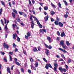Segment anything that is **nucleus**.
Instances as JSON below:
<instances>
[{
	"label": "nucleus",
	"instance_id": "nucleus-1",
	"mask_svg": "<svg viewBox=\"0 0 74 74\" xmlns=\"http://www.w3.org/2000/svg\"><path fill=\"white\" fill-rule=\"evenodd\" d=\"M49 67H50V68H52V66H51V64H46L45 68L46 69H48Z\"/></svg>",
	"mask_w": 74,
	"mask_h": 74
},
{
	"label": "nucleus",
	"instance_id": "nucleus-2",
	"mask_svg": "<svg viewBox=\"0 0 74 74\" xmlns=\"http://www.w3.org/2000/svg\"><path fill=\"white\" fill-rule=\"evenodd\" d=\"M46 51H45V53L47 56H48L49 55H50V54H49V50L48 49H46Z\"/></svg>",
	"mask_w": 74,
	"mask_h": 74
},
{
	"label": "nucleus",
	"instance_id": "nucleus-3",
	"mask_svg": "<svg viewBox=\"0 0 74 74\" xmlns=\"http://www.w3.org/2000/svg\"><path fill=\"white\" fill-rule=\"evenodd\" d=\"M45 46L46 47V48H48L49 49H52V46H51V45H49V46H48L47 45L45 44Z\"/></svg>",
	"mask_w": 74,
	"mask_h": 74
},
{
	"label": "nucleus",
	"instance_id": "nucleus-4",
	"mask_svg": "<svg viewBox=\"0 0 74 74\" xmlns=\"http://www.w3.org/2000/svg\"><path fill=\"white\" fill-rule=\"evenodd\" d=\"M40 33H41L42 32H44L45 33H46L47 31H46V29H40Z\"/></svg>",
	"mask_w": 74,
	"mask_h": 74
},
{
	"label": "nucleus",
	"instance_id": "nucleus-5",
	"mask_svg": "<svg viewBox=\"0 0 74 74\" xmlns=\"http://www.w3.org/2000/svg\"><path fill=\"white\" fill-rule=\"evenodd\" d=\"M3 46L5 48H6V49H8V48L9 47L8 46V45L6 44L5 43H4Z\"/></svg>",
	"mask_w": 74,
	"mask_h": 74
},
{
	"label": "nucleus",
	"instance_id": "nucleus-6",
	"mask_svg": "<svg viewBox=\"0 0 74 74\" xmlns=\"http://www.w3.org/2000/svg\"><path fill=\"white\" fill-rule=\"evenodd\" d=\"M58 25L60 27H63V23L61 22H59L58 23Z\"/></svg>",
	"mask_w": 74,
	"mask_h": 74
},
{
	"label": "nucleus",
	"instance_id": "nucleus-7",
	"mask_svg": "<svg viewBox=\"0 0 74 74\" xmlns=\"http://www.w3.org/2000/svg\"><path fill=\"white\" fill-rule=\"evenodd\" d=\"M48 18H49V16H48L47 15L45 17V21H47L48 20Z\"/></svg>",
	"mask_w": 74,
	"mask_h": 74
},
{
	"label": "nucleus",
	"instance_id": "nucleus-8",
	"mask_svg": "<svg viewBox=\"0 0 74 74\" xmlns=\"http://www.w3.org/2000/svg\"><path fill=\"white\" fill-rule=\"evenodd\" d=\"M47 38L48 40L49 41V43H51V39L50 37L47 36Z\"/></svg>",
	"mask_w": 74,
	"mask_h": 74
},
{
	"label": "nucleus",
	"instance_id": "nucleus-9",
	"mask_svg": "<svg viewBox=\"0 0 74 74\" xmlns=\"http://www.w3.org/2000/svg\"><path fill=\"white\" fill-rule=\"evenodd\" d=\"M32 51H33V52H37V51H38L37 49V48L36 47L33 48Z\"/></svg>",
	"mask_w": 74,
	"mask_h": 74
},
{
	"label": "nucleus",
	"instance_id": "nucleus-10",
	"mask_svg": "<svg viewBox=\"0 0 74 74\" xmlns=\"http://www.w3.org/2000/svg\"><path fill=\"white\" fill-rule=\"evenodd\" d=\"M60 36L62 37H64V36H65V34L64 33V32H63L62 33H61Z\"/></svg>",
	"mask_w": 74,
	"mask_h": 74
},
{
	"label": "nucleus",
	"instance_id": "nucleus-11",
	"mask_svg": "<svg viewBox=\"0 0 74 74\" xmlns=\"http://www.w3.org/2000/svg\"><path fill=\"white\" fill-rule=\"evenodd\" d=\"M68 14H69V12H66V14L64 15V16L65 18H67V17H68Z\"/></svg>",
	"mask_w": 74,
	"mask_h": 74
},
{
	"label": "nucleus",
	"instance_id": "nucleus-12",
	"mask_svg": "<svg viewBox=\"0 0 74 74\" xmlns=\"http://www.w3.org/2000/svg\"><path fill=\"white\" fill-rule=\"evenodd\" d=\"M16 37H17V34H13V38L14 40H15V39H16Z\"/></svg>",
	"mask_w": 74,
	"mask_h": 74
},
{
	"label": "nucleus",
	"instance_id": "nucleus-13",
	"mask_svg": "<svg viewBox=\"0 0 74 74\" xmlns=\"http://www.w3.org/2000/svg\"><path fill=\"white\" fill-rule=\"evenodd\" d=\"M60 44L62 46L64 45V41L63 40H61L60 42Z\"/></svg>",
	"mask_w": 74,
	"mask_h": 74
},
{
	"label": "nucleus",
	"instance_id": "nucleus-14",
	"mask_svg": "<svg viewBox=\"0 0 74 74\" xmlns=\"http://www.w3.org/2000/svg\"><path fill=\"white\" fill-rule=\"evenodd\" d=\"M66 43L67 46H70V43L68 41H66Z\"/></svg>",
	"mask_w": 74,
	"mask_h": 74
},
{
	"label": "nucleus",
	"instance_id": "nucleus-15",
	"mask_svg": "<svg viewBox=\"0 0 74 74\" xmlns=\"http://www.w3.org/2000/svg\"><path fill=\"white\" fill-rule=\"evenodd\" d=\"M63 69L61 67H60L59 68V70L61 72V73H62L63 72Z\"/></svg>",
	"mask_w": 74,
	"mask_h": 74
},
{
	"label": "nucleus",
	"instance_id": "nucleus-16",
	"mask_svg": "<svg viewBox=\"0 0 74 74\" xmlns=\"http://www.w3.org/2000/svg\"><path fill=\"white\" fill-rule=\"evenodd\" d=\"M5 30L6 32H7L8 30V28H7V25H5Z\"/></svg>",
	"mask_w": 74,
	"mask_h": 74
},
{
	"label": "nucleus",
	"instance_id": "nucleus-17",
	"mask_svg": "<svg viewBox=\"0 0 74 74\" xmlns=\"http://www.w3.org/2000/svg\"><path fill=\"white\" fill-rule=\"evenodd\" d=\"M50 14H51V15H53L55 14V12H54V11H51L50 12Z\"/></svg>",
	"mask_w": 74,
	"mask_h": 74
},
{
	"label": "nucleus",
	"instance_id": "nucleus-18",
	"mask_svg": "<svg viewBox=\"0 0 74 74\" xmlns=\"http://www.w3.org/2000/svg\"><path fill=\"white\" fill-rule=\"evenodd\" d=\"M54 23L56 25H59V22H58V21H55Z\"/></svg>",
	"mask_w": 74,
	"mask_h": 74
},
{
	"label": "nucleus",
	"instance_id": "nucleus-19",
	"mask_svg": "<svg viewBox=\"0 0 74 74\" xmlns=\"http://www.w3.org/2000/svg\"><path fill=\"white\" fill-rule=\"evenodd\" d=\"M7 71H8L9 73H10V74H11V71H10V68H7Z\"/></svg>",
	"mask_w": 74,
	"mask_h": 74
},
{
	"label": "nucleus",
	"instance_id": "nucleus-20",
	"mask_svg": "<svg viewBox=\"0 0 74 74\" xmlns=\"http://www.w3.org/2000/svg\"><path fill=\"white\" fill-rule=\"evenodd\" d=\"M51 5L52 7H54V8H56V6H55V5H54V4H53V3H51Z\"/></svg>",
	"mask_w": 74,
	"mask_h": 74
},
{
	"label": "nucleus",
	"instance_id": "nucleus-21",
	"mask_svg": "<svg viewBox=\"0 0 74 74\" xmlns=\"http://www.w3.org/2000/svg\"><path fill=\"white\" fill-rule=\"evenodd\" d=\"M44 9L45 10H47L48 9V7L47 6H45L44 7Z\"/></svg>",
	"mask_w": 74,
	"mask_h": 74
},
{
	"label": "nucleus",
	"instance_id": "nucleus-22",
	"mask_svg": "<svg viewBox=\"0 0 74 74\" xmlns=\"http://www.w3.org/2000/svg\"><path fill=\"white\" fill-rule=\"evenodd\" d=\"M35 67H38V62H36L35 63Z\"/></svg>",
	"mask_w": 74,
	"mask_h": 74
},
{
	"label": "nucleus",
	"instance_id": "nucleus-23",
	"mask_svg": "<svg viewBox=\"0 0 74 74\" xmlns=\"http://www.w3.org/2000/svg\"><path fill=\"white\" fill-rule=\"evenodd\" d=\"M34 24L32 23L31 24V26L32 29H33V28H34Z\"/></svg>",
	"mask_w": 74,
	"mask_h": 74
},
{
	"label": "nucleus",
	"instance_id": "nucleus-24",
	"mask_svg": "<svg viewBox=\"0 0 74 74\" xmlns=\"http://www.w3.org/2000/svg\"><path fill=\"white\" fill-rule=\"evenodd\" d=\"M10 56V61H12V58L10 55H9Z\"/></svg>",
	"mask_w": 74,
	"mask_h": 74
},
{
	"label": "nucleus",
	"instance_id": "nucleus-25",
	"mask_svg": "<svg viewBox=\"0 0 74 74\" xmlns=\"http://www.w3.org/2000/svg\"><path fill=\"white\" fill-rule=\"evenodd\" d=\"M19 14H20V15H22L23 14V12H19Z\"/></svg>",
	"mask_w": 74,
	"mask_h": 74
},
{
	"label": "nucleus",
	"instance_id": "nucleus-26",
	"mask_svg": "<svg viewBox=\"0 0 74 74\" xmlns=\"http://www.w3.org/2000/svg\"><path fill=\"white\" fill-rule=\"evenodd\" d=\"M27 35L28 37H30V34L29 32H28V33L27 34Z\"/></svg>",
	"mask_w": 74,
	"mask_h": 74
},
{
	"label": "nucleus",
	"instance_id": "nucleus-27",
	"mask_svg": "<svg viewBox=\"0 0 74 74\" xmlns=\"http://www.w3.org/2000/svg\"><path fill=\"white\" fill-rule=\"evenodd\" d=\"M12 16H13V18H15V14H14V13L12 12Z\"/></svg>",
	"mask_w": 74,
	"mask_h": 74
},
{
	"label": "nucleus",
	"instance_id": "nucleus-28",
	"mask_svg": "<svg viewBox=\"0 0 74 74\" xmlns=\"http://www.w3.org/2000/svg\"><path fill=\"white\" fill-rule=\"evenodd\" d=\"M61 56L62 58H63V59H66V58L64 57V55H63V54L61 55Z\"/></svg>",
	"mask_w": 74,
	"mask_h": 74
},
{
	"label": "nucleus",
	"instance_id": "nucleus-29",
	"mask_svg": "<svg viewBox=\"0 0 74 74\" xmlns=\"http://www.w3.org/2000/svg\"><path fill=\"white\" fill-rule=\"evenodd\" d=\"M16 20L18 22H21V19L19 18H17Z\"/></svg>",
	"mask_w": 74,
	"mask_h": 74
},
{
	"label": "nucleus",
	"instance_id": "nucleus-30",
	"mask_svg": "<svg viewBox=\"0 0 74 74\" xmlns=\"http://www.w3.org/2000/svg\"><path fill=\"white\" fill-rule=\"evenodd\" d=\"M1 2L2 4L3 5H4H4H5V3H4V2L3 1H1Z\"/></svg>",
	"mask_w": 74,
	"mask_h": 74
},
{
	"label": "nucleus",
	"instance_id": "nucleus-31",
	"mask_svg": "<svg viewBox=\"0 0 74 74\" xmlns=\"http://www.w3.org/2000/svg\"><path fill=\"white\" fill-rule=\"evenodd\" d=\"M17 40L18 42H19L20 41V39L19 38V37L17 36Z\"/></svg>",
	"mask_w": 74,
	"mask_h": 74
},
{
	"label": "nucleus",
	"instance_id": "nucleus-32",
	"mask_svg": "<svg viewBox=\"0 0 74 74\" xmlns=\"http://www.w3.org/2000/svg\"><path fill=\"white\" fill-rule=\"evenodd\" d=\"M13 12H15V13H16V14H18V12H17V11L16 10H14V9H13Z\"/></svg>",
	"mask_w": 74,
	"mask_h": 74
},
{
	"label": "nucleus",
	"instance_id": "nucleus-33",
	"mask_svg": "<svg viewBox=\"0 0 74 74\" xmlns=\"http://www.w3.org/2000/svg\"><path fill=\"white\" fill-rule=\"evenodd\" d=\"M30 60L31 62L32 63L33 62V58H30Z\"/></svg>",
	"mask_w": 74,
	"mask_h": 74
},
{
	"label": "nucleus",
	"instance_id": "nucleus-34",
	"mask_svg": "<svg viewBox=\"0 0 74 74\" xmlns=\"http://www.w3.org/2000/svg\"><path fill=\"white\" fill-rule=\"evenodd\" d=\"M15 63L17 65H18V66H19V65H20V64H19V63L18 62H15Z\"/></svg>",
	"mask_w": 74,
	"mask_h": 74
},
{
	"label": "nucleus",
	"instance_id": "nucleus-35",
	"mask_svg": "<svg viewBox=\"0 0 74 74\" xmlns=\"http://www.w3.org/2000/svg\"><path fill=\"white\" fill-rule=\"evenodd\" d=\"M31 68L32 69H33V68H34V66H33V64H31Z\"/></svg>",
	"mask_w": 74,
	"mask_h": 74
},
{
	"label": "nucleus",
	"instance_id": "nucleus-36",
	"mask_svg": "<svg viewBox=\"0 0 74 74\" xmlns=\"http://www.w3.org/2000/svg\"><path fill=\"white\" fill-rule=\"evenodd\" d=\"M64 4L66 5H67V3L66 1H64Z\"/></svg>",
	"mask_w": 74,
	"mask_h": 74
},
{
	"label": "nucleus",
	"instance_id": "nucleus-37",
	"mask_svg": "<svg viewBox=\"0 0 74 74\" xmlns=\"http://www.w3.org/2000/svg\"><path fill=\"white\" fill-rule=\"evenodd\" d=\"M2 12H3V10H2V8H1V9L0 10V15H1Z\"/></svg>",
	"mask_w": 74,
	"mask_h": 74
},
{
	"label": "nucleus",
	"instance_id": "nucleus-38",
	"mask_svg": "<svg viewBox=\"0 0 74 74\" xmlns=\"http://www.w3.org/2000/svg\"><path fill=\"white\" fill-rule=\"evenodd\" d=\"M71 62V59H69L68 60V62H67V63H70Z\"/></svg>",
	"mask_w": 74,
	"mask_h": 74
},
{
	"label": "nucleus",
	"instance_id": "nucleus-39",
	"mask_svg": "<svg viewBox=\"0 0 74 74\" xmlns=\"http://www.w3.org/2000/svg\"><path fill=\"white\" fill-rule=\"evenodd\" d=\"M58 5L59 7L60 8H61L62 7L61 6V4H60V2L58 3Z\"/></svg>",
	"mask_w": 74,
	"mask_h": 74
},
{
	"label": "nucleus",
	"instance_id": "nucleus-40",
	"mask_svg": "<svg viewBox=\"0 0 74 74\" xmlns=\"http://www.w3.org/2000/svg\"><path fill=\"white\" fill-rule=\"evenodd\" d=\"M21 72H22V73H24V70L23 69V68H21Z\"/></svg>",
	"mask_w": 74,
	"mask_h": 74
},
{
	"label": "nucleus",
	"instance_id": "nucleus-41",
	"mask_svg": "<svg viewBox=\"0 0 74 74\" xmlns=\"http://www.w3.org/2000/svg\"><path fill=\"white\" fill-rule=\"evenodd\" d=\"M62 46L63 48H64V49H66V48H67V47H66V46H64L63 45H62Z\"/></svg>",
	"mask_w": 74,
	"mask_h": 74
},
{
	"label": "nucleus",
	"instance_id": "nucleus-42",
	"mask_svg": "<svg viewBox=\"0 0 74 74\" xmlns=\"http://www.w3.org/2000/svg\"><path fill=\"white\" fill-rule=\"evenodd\" d=\"M57 34L58 36H60V32L59 31H58L57 32Z\"/></svg>",
	"mask_w": 74,
	"mask_h": 74
},
{
	"label": "nucleus",
	"instance_id": "nucleus-43",
	"mask_svg": "<svg viewBox=\"0 0 74 74\" xmlns=\"http://www.w3.org/2000/svg\"><path fill=\"white\" fill-rule=\"evenodd\" d=\"M28 72L30 74H31V73H32V71L28 69Z\"/></svg>",
	"mask_w": 74,
	"mask_h": 74
},
{
	"label": "nucleus",
	"instance_id": "nucleus-44",
	"mask_svg": "<svg viewBox=\"0 0 74 74\" xmlns=\"http://www.w3.org/2000/svg\"><path fill=\"white\" fill-rule=\"evenodd\" d=\"M9 53L10 55H13V52H12L10 51L9 52Z\"/></svg>",
	"mask_w": 74,
	"mask_h": 74
},
{
	"label": "nucleus",
	"instance_id": "nucleus-45",
	"mask_svg": "<svg viewBox=\"0 0 74 74\" xmlns=\"http://www.w3.org/2000/svg\"><path fill=\"white\" fill-rule=\"evenodd\" d=\"M23 53L25 55H27V53H26V51L24 50Z\"/></svg>",
	"mask_w": 74,
	"mask_h": 74
},
{
	"label": "nucleus",
	"instance_id": "nucleus-46",
	"mask_svg": "<svg viewBox=\"0 0 74 74\" xmlns=\"http://www.w3.org/2000/svg\"><path fill=\"white\" fill-rule=\"evenodd\" d=\"M54 66H55V67H56L58 66V64H57L56 63H55L54 64Z\"/></svg>",
	"mask_w": 74,
	"mask_h": 74
},
{
	"label": "nucleus",
	"instance_id": "nucleus-47",
	"mask_svg": "<svg viewBox=\"0 0 74 74\" xmlns=\"http://www.w3.org/2000/svg\"><path fill=\"white\" fill-rule=\"evenodd\" d=\"M4 60L5 62H7V58H5V57L4 58Z\"/></svg>",
	"mask_w": 74,
	"mask_h": 74
},
{
	"label": "nucleus",
	"instance_id": "nucleus-48",
	"mask_svg": "<svg viewBox=\"0 0 74 74\" xmlns=\"http://www.w3.org/2000/svg\"><path fill=\"white\" fill-rule=\"evenodd\" d=\"M64 71V72H66L67 71V70L66 69H63L62 70V71Z\"/></svg>",
	"mask_w": 74,
	"mask_h": 74
},
{
	"label": "nucleus",
	"instance_id": "nucleus-49",
	"mask_svg": "<svg viewBox=\"0 0 74 74\" xmlns=\"http://www.w3.org/2000/svg\"><path fill=\"white\" fill-rule=\"evenodd\" d=\"M38 25H39V27H40V28H42V25L41 24H39Z\"/></svg>",
	"mask_w": 74,
	"mask_h": 74
},
{
	"label": "nucleus",
	"instance_id": "nucleus-50",
	"mask_svg": "<svg viewBox=\"0 0 74 74\" xmlns=\"http://www.w3.org/2000/svg\"><path fill=\"white\" fill-rule=\"evenodd\" d=\"M33 17L34 19H35V21H37V20H38V19H37V18H36V17L33 16Z\"/></svg>",
	"mask_w": 74,
	"mask_h": 74
},
{
	"label": "nucleus",
	"instance_id": "nucleus-51",
	"mask_svg": "<svg viewBox=\"0 0 74 74\" xmlns=\"http://www.w3.org/2000/svg\"><path fill=\"white\" fill-rule=\"evenodd\" d=\"M36 22L37 23V24L38 25H39L40 24V22H39V21H38V20L37 21H36Z\"/></svg>",
	"mask_w": 74,
	"mask_h": 74
},
{
	"label": "nucleus",
	"instance_id": "nucleus-52",
	"mask_svg": "<svg viewBox=\"0 0 74 74\" xmlns=\"http://www.w3.org/2000/svg\"><path fill=\"white\" fill-rule=\"evenodd\" d=\"M23 16H24V17H25V18H26V17H27V15H26V14H24L23 15Z\"/></svg>",
	"mask_w": 74,
	"mask_h": 74
},
{
	"label": "nucleus",
	"instance_id": "nucleus-53",
	"mask_svg": "<svg viewBox=\"0 0 74 74\" xmlns=\"http://www.w3.org/2000/svg\"><path fill=\"white\" fill-rule=\"evenodd\" d=\"M0 53H1L2 54V55H4V54H5V53H4V52H2V51L0 52Z\"/></svg>",
	"mask_w": 74,
	"mask_h": 74
},
{
	"label": "nucleus",
	"instance_id": "nucleus-54",
	"mask_svg": "<svg viewBox=\"0 0 74 74\" xmlns=\"http://www.w3.org/2000/svg\"><path fill=\"white\" fill-rule=\"evenodd\" d=\"M38 51H40V50L41 49V47H38Z\"/></svg>",
	"mask_w": 74,
	"mask_h": 74
},
{
	"label": "nucleus",
	"instance_id": "nucleus-55",
	"mask_svg": "<svg viewBox=\"0 0 74 74\" xmlns=\"http://www.w3.org/2000/svg\"><path fill=\"white\" fill-rule=\"evenodd\" d=\"M29 2L30 5H32V2H31V1H30V0H29Z\"/></svg>",
	"mask_w": 74,
	"mask_h": 74
},
{
	"label": "nucleus",
	"instance_id": "nucleus-56",
	"mask_svg": "<svg viewBox=\"0 0 74 74\" xmlns=\"http://www.w3.org/2000/svg\"><path fill=\"white\" fill-rule=\"evenodd\" d=\"M50 19H51V22H53V21H54V19H53V18H50Z\"/></svg>",
	"mask_w": 74,
	"mask_h": 74
},
{
	"label": "nucleus",
	"instance_id": "nucleus-57",
	"mask_svg": "<svg viewBox=\"0 0 74 74\" xmlns=\"http://www.w3.org/2000/svg\"><path fill=\"white\" fill-rule=\"evenodd\" d=\"M66 69H67V70H68L69 69V67H68V66H67V65H66Z\"/></svg>",
	"mask_w": 74,
	"mask_h": 74
},
{
	"label": "nucleus",
	"instance_id": "nucleus-58",
	"mask_svg": "<svg viewBox=\"0 0 74 74\" xmlns=\"http://www.w3.org/2000/svg\"><path fill=\"white\" fill-rule=\"evenodd\" d=\"M9 5L10 7H11V2H9Z\"/></svg>",
	"mask_w": 74,
	"mask_h": 74
},
{
	"label": "nucleus",
	"instance_id": "nucleus-59",
	"mask_svg": "<svg viewBox=\"0 0 74 74\" xmlns=\"http://www.w3.org/2000/svg\"><path fill=\"white\" fill-rule=\"evenodd\" d=\"M43 59L44 60V61L45 62H47V61L46 60V59H45V58H43Z\"/></svg>",
	"mask_w": 74,
	"mask_h": 74
},
{
	"label": "nucleus",
	"instance_id": "nucleus-60",
	"mask_svg": "<svg viewBox=\"0 0 74 74\" xmlns=\"http://www.w3.org/2000/svg\"><path fill=\"white\" fill-rule=\"evenodd\" d=\"M58 49L60 50V51H63V50L62 49L59 48H58Z\"/></svg>",
	"mask_w": 74,
	"mask_h": 74
},
{
	"label": "nucleus",
	"instance_id": "nucleus-61",
	"mask_svg": "<svg viewBox=\"0 0 74 74\" xmlns=\"http://www.w3.org/2000/svg\"><path fill=\"white\" fill-rule=\"evenodd\" d=\"M15 26H16V25L14 24H13L12 25V27L14 28V27H15Z\"/></svg>",
	"mask_w": 74,
	"mask_h": 74
},
{
	"label": "nucleus",
	"instance_id": "nucleus-62",
	"mask_svg": "<svg viewBox=\"0 0 74 74\" xmlns=\"http://www.w3.org/2000/svg\"><path fill=\"white\" fill-rule=\"evenodd\" d=\"M54 71H57V69H56V67H54Z\"/></svg>",
	"mask_w": 74,
	"mask_h": 74
},
{
	"label": "nucleus",
	"instance_id": "nucleus-63",
	"mask_svg": "<svg viewBox=\"0 0 74 74\" xmlns=\"http://www.w3.org/2000/svg\"><path fill=\"white\" fill-rule=\"evenodd\" d=\"M25 38H26V39H28V36H27L25 35Z\"/></svg>",
	"mask_w": 74,
	"mask_h": 74
},
{
	"label": "nucleus",
	"instance_id": "nucleus-64",
	"mask_svg": "<svg viewBox=\"0 0 74 74\" xmlns=\"http://www.w3.org/2000/svg\"><path fill=\"white\" fill-rule=\"evenodd\" d=\"M15 66L14 65H12V67H11V70H13V68H14V67Z\"/></svg>",
	"mask_w": 74,
	"mask_h": 74
}]
</instances>
